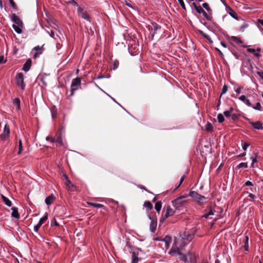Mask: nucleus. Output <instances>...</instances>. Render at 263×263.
I'll return each mask as SVG.
<instances>
[{
	"label": "nucleus",
	"mask_w": 263,
	"mask_h": 263,
	"mask_svg": "<svg viewBox=\"0 0 263 263\" xmlns=\"http://www.w3.org/2000/svg\"><path fill=\"white\" fill-rule=\"evenodd\" d=\"M23 151V146H22V142L21 140H19L18 142V154H21L22 152Z\"/></svg>",
	"instance_id": "30"
},
{
	"label": "nucleus",
	"mask_w": 263,
	"mask_h": 263,
	"mask_svg": "<svg viewBox=\"0 0 263 263\" xmlns=\"http://www.w3.org/2000/svg\"><path fill=\"white\" fill-rule=\"evenodd\" d=\"M81 84V80L79 78H77L72 80L71 84V96H72L74 93V91L77 89L74 88L76 86H78Z\"/></svg>",
	"instance_id": "10"
},
{
	"label": "nucleus",
	"mask_w": 263,
	"mask_h": 263,
	"mask_svg": "<svg viewBox=\"0 0 263 263\" xmlns=\"http://www.w3.org/2000/svg\"><path fill=\"white\" fill-rule=\"evenodd\" d=\"M5 62L4 58L3 56H0V64H2Z\"/></svg>",
	"instance_id": "58"
},
{
	"label": "nucleus",
	"mask_w": 263,
	"mask_h": 263,
	"mask_svg": "<svg viewBox=\"0 0 263 263\" xmlns=\"http://www.w3.org/2000/svg\"><path fill=\"white\" fill-rule=\"evenodd\" d=\"M252 107L256 110H261V106L260 103L258 102L256 104L255 106H252Z\"/></svg>",
	"instance_id": "35"
},
{
	"label": "nucleus",
	"mask_w": 263,
	"mask_h": 263,
	"mask_svg": "<svg viewBox=\"0 0 263 263\" xmlns=\"http://www.w3.org/2000/svg\"><path fill=\"white\" fill-rule=\"evenodd\" d=\"M249 123L255 129H263L262 124L259 121H257V122H255L251 121Z\"/></svg>",
	"instance_id": "12"
},
{
	"label": "nucleus",
	"mask_w": 263,
	"mask_h": 263,
	"mask_svg": "<svg viewBox=\"0 0 263 263\" xmlns=\"http://www.w3.org/2000/svg\"><path fill=\"white\" fill-rule=\"evenodd\" d=\"M193 5H194L195 10L198 13H203L204 14H205L204 11L202 9V8L200 6H197L195 4V3H193Z\"/></svg>",
	"instance_id": "20"
},
{
	"label": "nucleus",
	"mask_w": 263,
	"mask_h": 263,
	"mask_svg": "<svg viewBox=\"0 0 263 263\" xmlns=\"http://www.w3.org/2000/svg\"><path fill=\"white\" fill-rule=\"evenodd\" d=\"M31 66V60L30 59H28L23 65V70L25 72H27L29 70Z\"/></svg>",
	"instance_id": "13"
},
{
	"label": "nucleus",
	"mask_w": 263,
	"mask_h": 263,
	"mask_svg": "<svg viewBox=\"0 0 263 263\" xmlns=\"http://www.w3.org/2000/svg\"><path fill=\"white\" fill-rule=\"evenodd\" d=\"M188 196H191L194 200L200 204L204 203L206 200L205 197L199 194L195 191H191Z\"/></svg>",
	"instance_id": "5"
},
{
	"label": "nucleus",
	"mask_w": 263,
	"mask_h": 263,
	"mask_svg": "<svg viewBox=\"0 0 263 263\" xmlns=\"http://www.w3.org/2000/svg\"><path fill=\"white\" fill-rule=\"evenodd\" d=\"M13 103L16 105V110L20 109V103H21L20 100L17 98H15L13 101Z\"/></svg>",
	"instance_id": "24"
},
{
	"label": "nucleus",
	"mask_w": 263,
	"mask_h": 263,
	"mask_svg": "<svg viewBox=\"0 0 263 263\" xmlns=\"http://www.w3.org/2000/svg\"><path fill=\"white\" fill-rule=\"evenodd\" d=\"M202 6L208 11H209L211 10V9L207 3H203L202 4Z\"/></svg>",
	"instance_id": "43"
},
{
	"label": "nucleus",
	"mask_w": 263,
	"mask_h": 263,
	"mask_svg": "<svg viewBox=\"0 0 263 263\" xmlns=\"http://www.w3.org/2000/svg\"><path fill=\"white\" fill-rule=\"evenodd\" d=\"M257 22L263 26V20L258 19Z\"/></svg>",
	"instance_id": "60"
},
{
	"label": "nucleus",
	"mask_w": 263,
	"mask_h": 263,
	"mask_svg": "<svg viewBox=\"0 0 263 263\" xmlns=\"http://www.w3.org/2000/svg\"><path fill=\"white\" fill-rule=\"evenodd\" d=\"M153 27L151 28V39L153 40L155 35L160 33L161 27L156 23H152Z\"/></svg>",
	"instance_id": "9"
},
{
	"label": "nucleus",
	"mask_w": 263,
	"mask_h": 263,
	"mask_svg": "<svg viewBox=\"0 0 263 263\" xmlns=\"http://www.w3.org/2000/svg\"><path fill=\"white\" fill-rule=\"evenodd\" d=\"M234 108L232 107H231L230 109L229 110V111L232 114H233V112H234Z\"/></svg>",
	"instance_id": "61"
},
{
	"label": "nucleus",
	"mask_w": 263,
	"mask_h": 263,
	"mask_svg": "<svg viewBox=\"0 0 263 263\" xmlns=\"http://www.w3.org/2000/svg\"><path fill=\"white\" fill-rule=\"evenodd\" d=\"M48 33L49 34V35L52 37L53 39H55V34L53 31L51 30L50 32H49L48 31H47Z\"/></svg>",
	"instance_id": "46"
},
{
	"label": "nucleus",
	"mask_w": 263,
	"mask_h": 263,
	"mask_svg": "<svg viewBox=\"0 0 263 263\" xmlns=\"http://www.w3.org/2000/svg\"><path fill=\"white\" fill-rule=\"evenodd\" d=\"M141 250L137 249L134 250L132 252V263H138L140 260L139 258V252Z\"/></svg>",
	"instance_id": "11"
},
{
	"label": "nucleus",
	"mask_w": 263,
	"mask_h": 263,
	"mask_svg": "<svg viewBox=\"0 0 263 263\" xmlns=\"http://www.w3.org/2000/svg\"><path fill=\"white\" fill-rule=\"evenodd\" d=\"M3 133L5 135H8L9 136L10 134V129L7 124H5L4 128Z\"/></svg>",
	"instance_id": "27"
},
{
	"label": "nucleus",
	"mask_w": 263,
	"mask_h": 263,
	"mask_svg": "<svg viewBox=\"0 0 263 263\" xmlns=\"http://www.w3.org/2000/svg\"><path fill=\"white\" fill-rule=\"evenodd\" d=\"M227 91H228V87L227 85H224L222 87V92H221V95H222L223 94L226 93Z\"/></svg>",
	"instance_id": "40"
},
{
	"label": "nucleus",
	"mask_w": 263,
	"mask_h": 263,
	"mask_svg": "<svg viewBox=\"0 0 263 263\" xmlns=\"http://www.w3.org/2000/svg\"><path fill=\"white\" fill-rule=\"evenodd\" d=\"M55 200V197L53 195H51L50 196H48L45 199V203L47 205H50L53 201Z\"/></svg>",
	"instance_id": "15"
},
{
	"label": "nucleus",
	"mask_w": 263,
	"mask_h": 263,
	"mask_svg": "<svg viewBox=\"0 0 263 263\" xmlns=\"http://www.w3.org/2000/svg\"><path fill=\"white\" fill-rule=\"evenodd\" d=\"M249 145H250L249 143H247V142L244 143L242 144V149H243L244 151L247 150V148L249 146Z\"/></svg>",
	"instance_id": "41"
},
{
	"label": "nucleus",
	"mask_w": 263,
	"mask_h": 263,
	"mask_svg": "<svg viewBox=\"0 0 263 263\" xmlns=\"http://www.w3.org/2000/svg\"><path fill=\"white\" fill-rule=\"evenodd\" d=\"M250 159L252 160L251 167H254V165L255 163L257 162V154H254V156H251Z\"/></svg>",
	"instance_id": "23"
},
{
	"label": "nucleus",
	"mask_w": 263,
	"mask_h": 263,
	"mask_svg": "<svg viewBox=\"0 0 263 263\" xmlns=\"http://www.w3.org/2000/svg\"><path fill=\"white\" fill-rule=\"evenodd\" d=\"M9 136L8 135H5V134L3 133L0 135V138L2 140L6 141L7 140Z\"/></svg>",
	"instance_id": "37"
},
{
	"label": "nucleus",
	"mask_w": 263,
	"mask_h": 263,
	"mask_svg": "<svg viewBox=\"0 0 263 263\" xmlns=\"http://www.w3.org/2000/svg\"><path fill=\"white\" fill-rule=\"evenodd\" d=\"M216 49L218 51V52L221 57L223 56V53L221 52V51L219 49H218L217 48H216Z\"/></svg>",
	"instance_id": "62"
},
{
	"label": "nucleus",
	"mask_w": 263,
	"mask_h": 263,
	"mask_svg": "<svg viewBox=\"0 0 263 263\" xmlns=\"http://www.w3.org/2000/svg\"><path fill=\"white\" fill-rule=\"evenodd\" d=\"M246 193L249 194V197H250L251 199H254L255 198V196L253 194L249 193L248 192H247Z\"/></svg>",
	"instance_id": "52"
},
{
	"label": "nucleus",
	"mask_w": 263,
	"mask_h": 263,
	"mask_svg": "<svg viewBox=\"0 0 263 263\" xmlns=\"http://www.w3.org/2000/svg\"><path fill=\"white\" fill-rule=\"evenodd\" d=\"M258 28L259 29L260 31L262 32V34H263V28H261V27H260L259 26V25H257Z\"/></svg>",
	"instance_id": "64"
},
{
	"label": "nucleus",
	"mask_w": 263,
	"mask_h": 263,
	"mask_svg": "<svg viewBox=\"0 0 263 263\" xmlns=\"http://www.w3.org/2000/svg\"><path fill=\"white\" fill-rule=\"evenodd\" d=\"M119 63L118 61H117V60L115 61L114 62L113 69L116 70V69H117L119 66Z\"/></svg>",
	"instance_id": "39"
},
{
	"label": "nucleus",
	"mask_w": 263,
	"mask_h": 263,
	"mask_svg": "<svg viewBox=\"0 0 263 263\" xmlns=\"http://www.w3.org/2000/svg\"><path fill=\"white\" fill-rule=\"evenodd\" d=\"M244 103L249 106H252V104L248 99H246Z\"/></svg>",
	"instance_id": "51"
},
{
	"label": "nucleus",
	"mask_w": 263,
	"mask_h": 263,
	"mask_svg": "<svg viewBox=\"0 0 263 263\" xmlns=\"http://www.w3.org/2000/svg\"><path fill=\"white\" fill-rule=\"evenodd\" d=\"M243 88L242 87H238L237 88H236L235 91V92H236L237 94H239L240 92H241V90Z\"/></svg>",
	"instance_id": "47"
},
{
	"label": "nucleus",
	"mask_w": 263,
	"mask_h": 263,
	"mask_svg": "<svg viewBox=\"0 0 263 263\" xmlns=\"http://www.w3.org/2000/svg\"><path fill=\"white\" fill-rule=\"evenodd\" d=\"M46 140L49 141L51 142H53L54 141V139L50 136H47L46 138Z\"/></svg>",
	"instance_id": "49"
},
{
	"label": "nucleus",
	"mask_w": 263,
	"mask_h": 263,
	"mask_svg": "<svg viewBox=\"0 0 263 263\" xmlns=\"http://www.w3.org/2000/svg\"><path fill=\"white\" fill-rule=\"evenodd\" d=\"M180 237L181 238V239L180 241L177 240L176 238H175V241L178 242V246L179 247L180 249H182L183 247H184L186 244V242H184V241L186 240L187 241H191L194 237V234H186V232L184 233L183 235H181Z\"/></svg>",
	"instance_id": "3"
},
{
	"label": "nucleus",
	"mask_w": 263,
	"mask_h": 263,
	"mask_svg": "<svg viewBox=\"0 0 263 263\" xmlns=\"http://www.w3.org/2000/svg\"><path fill=\"white\" fill-rule=\"evenodd\" d=\"M157 227V222L154 220H152L149 226V229L152 232H154Z\"/></svg>",
	"instance_id": "18"
},
{
	"label": "nucleus",
	"mask_w": 263,
	"mask_h": 263,
	"mask_svg": "<svg viewBox=\"0 0 263 263\" xmlns=\"http://www.w3.org/2000/svg\"><path fill=\"white\" fill-rule=\"evenodd\" d=\"M179 4L183 9H185V4L183 0H178Z\"/></svg>",
	"instance_id": "44"
},
{
	"label": "nucleus",
	"mask_w": 263,
	"mask_h": 263,
	"mask_svg": "<svg viewBox=\"0 0 263 263\" xmlns=\"http://www.w3.org/2000/svg\"><path fill=\"white\" fill-rule=\"evenodd\" d=\"M47 218H48V215L47 213H46V214L40 219L39 221L41 223L43 224L47 220Z\"/></svg>",
	"instance_id": "33"
},
{
	"label": "nucleus",
	"mask_w": 263,
	"mask_h": 263,
	"mask_svg": "<svg viewBox=\"0 0 263 263\" xmlns=\"http://www.w3.org/2000/svg\"><path fill=\"white\" fill-rule=\"evenodd\" d=\"M247 50L248 52L253 53L254 55L256 57H259L260 56V54L259 53V52L260 51V48L257 49V51H258L257 52H256V50L254 48H248Z\"/></svg>",
	"instance_id": "14"
},
{
	"label": "nucleus",
	"mask_w": 263,
	"mask_h": 263,
	"mask_svg": "<svg viewBox=\"0 0 263 263\" xmlns=\"http://www.w3.org/2000/svg\"><path fill=\"white\" fill-rule=\"evenodd\" d=\"M40 227H39V226L37 225H35L34 228H33V230L35 231V232H37L39 229H40Z\"/></svg>",
	"instance_id": "57"
},
{
	"label": "nucleus",
	"mask_w": 263,
	"mask_h": 263,
	"mask_svg": "<svg viewBox=\"0 0 263 263\" xmlns=\"http://www.w3.org/2000/svg\"><path fill=\"white\" fill-rule=\"evenodd\" d=\"M11 21L14 23L12 25V27L15 31L18 34H21L22 32V29L23 28V23L22 21L15 14H12Z\"/></svg>",
	"instance_id": "2"
},
{
	"label": "nucleus",
	"mask_w": 263,
	"mask_h": 263,
	"mask_svg": "<svg viewBox=\"0 0 263 263\" xmlns=\"http://www.w3.org/2000/svg\"><path fill=\"white\" fill-rule=\"evenodd\" d=\"M221 45L224 48H226L227 47L226 44L224 43V42H221Z\"/></svg>",
	"instance_id": "63"
},
{
	"label": "nucleus",
	"mask_w": 263,
	"mask_h": 263,
	"mask_svg": "<svg viewBox=\"0 0 263 263\" xmlns=\"http://www.w3.org/2000/svg\"><path fill=\"white\" fill-rule=\"evenodd\" d=\"M200 33L202 35H203L205 38H206L210 43H213V41L212 40L211 38L209 35L204 33L202 31H200Z\"/></svg>",
	"instance_id": "26"
},
{
	"label": "nucleus",
	"mask_w": 263,
	"mask_h": 263,
	"mask_svg": "<svg viewBox=\"0 0 263 263\" xmlns=\"http://www.w3.org/2000/svg\"><path fill=\"white\" fill-rule=\"evenodd\" d=\"M162 207V203L161 202L159 201L156 203L155 205V209L157 212H159L161 209Z\"/></svg>",
	"instance_id": "25"
},
{
	"label": "nucleus",
	"mask_w": 263,
	"mask_h": 263,
	"mask_svg": "<svg viewBox=\"0 0 263 263\" xmlns=\"http://www.w3.org/2000/svg\"><path fill=\"white\" fill-rule=\"evenodd\" d=\"M205 129L207 131H212L213 130V126L211 123H208L206 125H205Z\"/></svg>",
	"instance_id": "32"
},
{
	"label": "nucleus",
	"mask_w": 263,
	"mask_h": 263,
	"mask_svg": "<svg viewBox=\"0 0 263 263\" xmlns=\"http://www.w3.org/2000/svg\"><path fill=\"white\" fill-rule=\"evenodd\" d=\"M223 114L227 118L232 116V114L229 110L224 111Z\"/></svg>",
	"instance_id": "42"
},
{
	"label": "nucleus",
	"mask_w": 263,
	"mask_h": 263,
	"mask_svg": "<svg viewBox=\"0 0 263 263\" xmlns=\"http://www.w3.org/2000/svg\"><path fill=\"white\" fill-rule=\"evenodd\" d=\"M178 242L175 241L168 253L172 256L179 255L181 260L185 263H191L195 260V255L192 253H188L186 255H183L180 252V249L178 246Z\"/></svg>",
	"instance_id": "1"
},
{
	"label": "nucleus",
	"mask_w": 263,
	"mask_h": 263,
	"mask_svg": "<svg viewBox=\"0 0 263 263\" xmlns=\"http://www.w3.org/2000/svg\"><path fill=\"white\" fill-rule=\"evenodd\" d=\"M11 210H12L11 216L16 218H18L20 215L18 213L17 208L16 207H13Z\"/></svg>",
	"instance_id": "17"
},
{
	"label": "nucleus",
	"mask_w": 263,
	"mask_h": 263,
	"mask_svg": "<svg viewBox=\"0 0 263 263\" xmlns=\"http://www.w3.org/2000/svg\"><path fill=\"white\" fill-rule=\"evenodd\" d=\"M237 167L238 168H241V167L247 168L248 164H247V163H246V162H241L238 164V165L237 166Z\"/></svg>",
	"instance_id": "38"
},
{
	"label": "nucleus",
	"mask_w": 263,
	"mask_h": 263,
	"mask_svg": "<svg viewBox=\"0 0 263 263\" xmlns=\"http://www.w3.org/2000/svg\"><path fill=\"white\" fill-rule=\"evenodd\" d=\"M89 204L90 205H91V206H93L97 208H103L104 207V205L103 204H101L93 203H89Z\"/></svg>",
	"instance_id": "34"
},
{
	"label": "nucleus",
	"mask_w": 263,
	"mask_h": 263,
	"mask_svg": "<svg viewBox=\"0 0 263 263\" xmlns=\"http://www.w3.org/2000/svg\"><path fill=\"white\" fill-rule=\"evenodd\" d=\"M248 241H249V237L248 236H245V244L243 246V248H244L245 250L246 251H248V248H249V243H248Z\"/></svg>",
	"instance_id": "22"
},
{
	"label": "nucleus",
	"mask_w": 263,
	"mask_h": 263,
	"mask_svg": "<svg viewBox=\"0 0 263 263\" xmlns=\"http://www.w3.org/2000/svg\"><path fill=\"white\" fill-rule=\"evenodd\" d=\"M231 39L232 41H234L235 42L239 44L242 43V41L238 37L236 36H231Z\"/></svg>",
	"instance_id": "28"
},
{
	"label": "nucleus",
	"mask_w": 263,
	"mask_h": 263,
	"mask_svg": "<svg viewBox=\"0 0 263 263\" xmlns=\"http://www.w3.org/2000/svg\"><path fill=\"white\" fill-rule=\"evenodd\" d=\"M77 12L79 16L82 17L87 22H91V17L90 15L84 9L81 8L80 7H78L77 8Z\"/></svg>",
	"instance_id": "6"
},
{
	"label": "nucleus",
	"mask_w": 263,
	"mask_h": 263,
	"mask_svg": "<svg viewBox=\"0 0 263 263\" xmlns=\"http://www.w3.org/2000/svg\"><path fill=\"white\" fill-rule=\"evenodd\" d=\"M239 116L238 114L233 113L232 114V118L233 120H235L236 119H237L238 118Z\"/></svg>",
	"instance_id": "45"
},
{
	"label": "nucleus",
	"mask_w": 263,
	"mask_h": 263,
	"mask_svg": "<svg viewBox=\"0 0 263 263\" xmlns=\"http://www.w3.org/2000/svg\"><path fill=\"white\" fill-rule=\"evenodd\" d=\"M175 214V211L172 209L170 206H167L165 214L162 216L160 220V222H163L165 220L170 216H173Z\"/></svg>",
	"instance_id": "8"
},
{
	"label": "nucleus",
	"mask_w": 263,
	"mask_h": 263,
	"mask_svg": "<svg viewBox=\"0 0 263 263\" xmlns=\"http://www.w3.org/2000/svg\"><path fill=\"white\" fill-rule=\"evenodd\" d=\"M1 197L3 199V202L5 203V204L7 205L8 206H11L12 205V202L11 201L6 197H5L4 195H2Z\"/></svg>",
	"instance_id": "16"
},
{
	"label": "nucleus",
	"mask_w": 263,
	"mask_h": 263,
	"mask_svg": "<svg viewBox=\"0 0 263 263\" xmlns=\"http://www.w3.org/2000/svg\"><path fill=\"white\" fill-rule=\"evenodd\" d=\"M257 74L260 77L261 79L263 80V71H259L257 72Z\"/></svg>",
	"instance_id": "50"
},
{
	"label": "nucleus",
	"mask_w": 263,
	"mask_h": 263,
	"mask_svg": "<svg viewBox=\"0 0 263 263\" xmlns=\"http://www.w3.org/2000/svg\"><path fill=\"white\" fill-rule=\"evenodd\" d=\"M55 142L57 143H58L59 145H61L62 144V139H61V138H58L56 140Z\"/></svg>",
	"instance_id": "56"
},
{
	"label": "nucleus",
	"mask_w": 263,
	"mask_h": 263,
	"mask_svg": "<svg viewBox=\"0 0 263 263\" xmlns=\"http://www.w3.org/2000/svg\"><path fill=\"white\" fill-rule=\"evenodd\" d=\"M188 197L187 195H184L183 196H181L175 199L173 201H172L173 206L176 209L179 210L180 208L183 206V205L186 202L185 200H183L184 198H185Z\"/></svg>",
	"instance_id": "4"
},
{
	"label": "nucleus",
	"mask_w": 263,
	"mask_h": 263,
	"mask_svg": "<svg viewBox=\"0 0 263 263\" xmlns=\"http://www.w3.org/2000/svg\"><path fill=\"white\" fill-rule=\"evenodd\" d=\"M245 185L246 186H253V184L252 183V182H251L250 181H247L246 182Z\"/></svg>",
	"instance_id": "53"
},
{
	"label": "nucleus",
	"mask_w": 263,
	"mask_h": 263,
	"mask_svg": "<svg viewBox=\"0 0 263 263\" xmlns=\"http://www.w3.org/2000/svg\"><path fill=\"white\" fill-rule=\"evenodd\" d=\"M184 179V176H182V177L180 178L179 183V184L177 185V187H178L179 186H180V185L181 184V183H182V182L183 181Z\"/></svg>",
	"instance_id": "54"
},
{
	"label": "nucleus",
	"mask_w": 263,
	"mask_h": 263,
	"mask_svg": "<svg viewBox=\"0 0 263 263\" xmlns=\"http://www.w3.org/2000/svg\"><path fill=\"white\" fill-rule=\"evenodd\" d=\"M214 211L212 209L210 210V211L206 214H204L203 217L205 218H208L210 215H214Z\"/></svg>",
	"instance_id": "36"
},
{
	"label": "nucleus",
	"mask_w": 263,
	"mask_h": 263,
	"mask_svg": "<svg viewBox=\"0 0 263 263\" xmlns=\"http://www.w3.org/2000/svg\"><path fill=\"white\" fill-rule=\"evenodd\" d=\"M249 27V25L247 23H244L240 27V31L241 32H243L246 29H247Z\"/></svg>",
	"instance_id": "31"
},
{
	"label": "nucleus",
	"mask_w": 263,
	"mask_h": 263,
	"mask_svg": "<svg viewBox=\"0 0 263 263\" xmlns=\"http://www.w3.org/2000/svg\"><path fill=\"white\" fill-rule=\"evenodd\" d=\"M217 119L219 123H222L224 120V118L222 114H219L217 116Z\"/></svg>",
	"instance_id": "29"
},
{
	"label": "nucleus",
	"mask_w": 263,
	"mask_h": 263,
	"mask_svg": "<svg viewBox=\"0 0 263 263\" xmlns=\"http://www.w3.org/2000/svg\"><path fill=\"white\" fill-rule=\"evenodd\" d=\"M163 241L165 242V248L166 249H168L170 246V243L171 241V239L170 237L166 236L163 239Z\"/></svg>",
	"instance_id": "19"
},
{
	"label": "nucleus",
	"mask_w": 263,
	"mask_h": 263,
	"mask_svg": "<svg viewBox=\"0 0 263 263\" xmlns=\"http://www.w3.org/2000/svg\"><path fill=\"white\" fill-rule=\"evenodd\" d=\"M66 185H67V186H69V187L70 186H71H71L72 185V184L71 182H70V180H67V182H66Z\"/></svg>",
	"instance_id": "59"
},
{
	"label": "nucleus",
	"mask_w": 263,
	"mask_h": 263,
	"mask_svg": "<svg viewBox=\"0 0 263 263\" xmlns=\"http://www.w3.org/2000/svg\"><path fill=\"white\" fill-rule=\"evenodd\" d=\"M9 2L11 4V6L13 8H15V4L14 3V2H13V0H9Z\"/></svg>",
	"instance_id": "55"
},
{
	"label": "nucleus",
	"mask_w": 263,
	"mask_h": 263,
	"mask_svg": "<svg viewBox=\"0 0 263 263\" xmlns=\"http://www.w3.org/2000/svg\"><path fill=\"white\" fill-rule=\"evenodd\" d=\"M143 206L146 209H147V210H152L153 208V206L152 204V203L148 201H146L144 202Z\"/></svg>",
	"instance_id": "21"
},
{
	"label": "nucleus",
	"mask_w": 263,
	"mask_h": 263,
	"mask_svg": "<svg viewBox=\"0 0 263 263\" xmlns=\"http://www.w3.org/2000/svg\"><path fill=\"white\" fill-rule=\"evenodd\" d=\"M239 99L242 101L243 102H245L246 100L247 99L246 98V96L245 95H242L239 97Z\"/></svg>",
	"instance_id": "48"
},
{
	"label": "nucleus",
	"mask_w": 263,
	"mask_h": 263,
	"mask_svg": "<svg viewBox=\"0 0 263 263\" xmlns=\"http://www.w3.org/2000/svg\"><path fill=\"white\" fill-rule=\"evenodd\" d=\"M16 84L17 85L20 86L21 89L24 90L25 87V84L24 81V75L22 73H17L15 77Z\"/></svg>",
	"instance_id": "7"
}]
</instances>
